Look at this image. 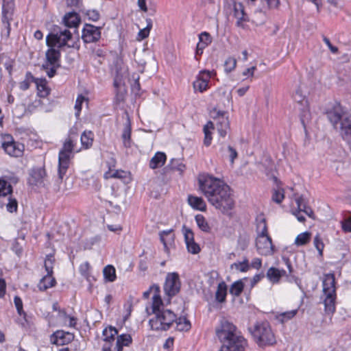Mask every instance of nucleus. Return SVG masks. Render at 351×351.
Masks as SVG:
<instances>
[{
    "instance_id": "69168bd1",
    "label": "nucleus",
    "mask_w": 351,
    "mask_h": 351,
    "mask_svg": "<svg viewBox=\"0 0 351 351\" xmlns=\"http://www.w3.org/2000/svg\"><path fill=\"white\" fill-rule=\"evenodd\" d=\"M64 317L69 319V326L72 328H75L77 324V318L75 317L70 316L64 313Z\"/></svg>"
},
{
    "instance_id": "774afa93",
    "label": "nucleus",
    "mask_w": 351,
    "mask_h": 351,
    "mask_svg": "<svg viewBox=\"0 0 351 351\" xmlns=\"http://www.w3.org/2000/svg\"><path fill=\"white\" fill-rule=\"evenodd\" d=\"M114 341H105V343L103 346L102 350L103 351H114L112 349V346L113 345Z\"/></svg>"
},
{
    "instance_id": "0eeeda50",
    "label": "nucleus",
    "mask_w": 351,
    "mask_h": 351,
    "mask_svg": "<svg viewBox=\"0 0 351 351\" xmlns=\"http://www.w3.org/2000/svg\"><path fill=\"white\" fill-rule=\"evenodd\" d=\"M46 43L48 47H58L62 48L66 46L69 48L75 47V41L73 34L65 27L56 26L52 32L46 38Z\"/></svg>"
},
{
    "instance_id": "7c9ffc66",
    "label": "nucleus",
    "mask_w": 351,
    "mask_h": 351,
    "mask_svg": "<svg viewBox=\"0 0 351 351\" xmlns=\"http://www.w3.org/2000/svg\"><path fill=\"white\" fill-rule=\"evenodd\" d=\"M103 274L106 281L114 282L116 280V270L111 265H108L104 268Z\"/></svg>"
},
{
    "instance_id": "5fc2aeb1",
    "label": "nucleus",
    "mask_w": 351,
    "mask_h": 351,
    "mask_svg": "<svg viewBox=\"0 0 351 351\" xmlns=\"http://www.w3.org/2000/svg\"><path fill=\"white\" fill-rule=\"evenodd\" d=\"M85 97L80 95L76 99L75 104V109L77 110V112L75 113L76 116H79L80 112L82 109V104L84 101Z\"/></svg>"
},
{
    "instance_id": "680f3d73",
    "label": "nucleus",
    "mask_w": 351,
    "mask_h": 351,
    "mask_svg": "<svg viewBox=\"0 0 351 351\" xmlns=\"http://www.w3.org/2000/svg\"><path fill=\"white\" fill-rule=\"evenodd\" d=\"M323 40L326 43V45L328 47V48L330 49V50L331 51L332 53H337L338 48L335 46H333L328 38L324 36Z\"/></svg>"
},
{
    "instance_id": "a19ab883",
    "label": "nucleus",
    "mask_w": 351,
    "mask_h": 351,
    "mask_svg": "<svg viewBox=\"0 0 351 351\" xmlns=\"http://www.w3.org/2000/svg\"><path fill=\"white\" fill-rule=\"evenodd\" d=\"M18 208V202L17 200L12 197V195H10L8 198V202L6 204V209L9 213H16Z\"/></svg>"
},
{
    "instance_id": "39448f33",
    "label": "nucleus",
    "mask_w": 351,
    "mask_h": 351,
    "mask_svg": "<svg viewBox=\"0 0 351 351\" xmlns=\"http://www.w3.org/2000/svg\"><path fill=\"white\" fill-rule=\"evenodd\" d=\"M249 330L259 347L271 346L276 343L275 335L268 322H257Z\"/></svg>"
},
{
    "instance_id": "052dcab7",
    "label": "nucleus",
    "mask_w": 351,
    "mask_h": 351,
    "mask_svg": "<svg viewBox=\"0 0 351 351\" xmlns=\"http://www.w3.org/2000/svg\"><path fill=\"white\" fill-rule=\"evenodd\" d=\"M249 242L245 238H239L238 240V248L242 251L245 250L248 246Z\"/></svg>"
},
{
    "instance_id": "473e14b6",
    "label": "nucleus",
    "mask_w": 351,
    "mask_h": 351,
    "mask_svg": "<svg viewBox=\"0 0 351 351\" xmlns=\"http://www.w3.org/2000/svg\"><path fill=\"white\" fill-rule=\"evenodd\" d=\"M175 322L176 323V328L179 331H188L191 327L190 322L186 317H176Z\"/></svg>"
},
{
    "instance_id": "bb28decb",
    "label": "nucleus",
    "mask_w": 351,
    "mask_h": 351,
    "mask_svg": "<svg viewBox=\"0 0 351 351\" xmlns=\"http://www.w3.org/2000/svg\"><path fill=\"white\" fill-rule=\"evenodd\" d=\"M195 219L198 228L204 232H210L211 228L206 218L201 214L195 215Z\"/></svg>"
},
{
    "instance_id": "4c0bfd02",
    "label": "nucleus",
    "mask_w": 351,
    "mask_h": 351,
    "mask_svg": "<svg viewBox=\"0 0 351 351\" xmlns=\"http://www.w3.org/2000/svg\"><path fill=\"white\" fill-rule=\"evenodd\" d=\"M80 272L88 281H90V278H94L90 274V265L88 262H85L80 265Z\"/></svg>"
},
{
    "instance_id": "e433bc0d",
    "label": "nucleus",
    "mask_w": 351,
    "mask_h": 351,
    "mask_svg": "<svg viewBox=\"0 0 351 351\" xmlns=\"http://www.w3.org/2000/svg\"><path fill=\"white\" fill-rule=\"evenodd\" d=\"M147 26L141 29L138 34V40H141L149 36V32L152 27V19H147L146 20Z\"/></svg>"
},
{
    "instance_id": "a18cd8bd",
    "label": "nucleus",
    "mask_w": 351,
    "mask_h": 351,
    "mask_svg": "<svg viewBox=\"0 0 351 351\" xmlns=\"http://www.w3.org/2000/svg\"><path fill=\"white\" fill-rule=\"evenodd\" d=\"M236 65V59L232 57H229L228 58H227L224 63L225 71L227 73H230L235 69Z\"/></svg>"
},
{
    "instance_id": "8fccbe9b",
    "label": "nucleus",
    "mask_w": 351,
    "mask_h": 351,
    "mask_svg": "<svg viewBox=\"0 0 351 351\" xmlns=\"http://www.w3.org/2000/svg\"><path fill=\"white\" fill-rule=\"evenodd\" d=\"M313 243L315 248L318 250L319 255L322 256L324 244L319 234H317L315 237Z\"/></svg>"
},
{
    "instance_id": "412c9836",
    "label": "nucleus",
    "mask_w": 351,
    "mask_h": 351,
    "mask_svg": "<svg viewBox=\"0 0 351 351\" xmlns=\"http://www.w3.org/2000/svg\"><path fill=\"white\" fill-rule=\"evenodd\" d=\"M188 203L194 209L204 211L206 208V204L204 200L200 197L194 195L188 196Z\"/></svg>"
},
{
    "instance_id": "f8f14e48",
    "label": "nucleus",
    "mask_w": 351,
    "mask_h": 351,
    "mask_svg": "<svg viewBox=\"0 0 351 351\" xmlns=\"http://www.w3.org/2000/svg\"><path fill=\"white\" fill-rule=\"evenodd\" d=\"M101 28L91 24H85L82 29L83 40L86 43L98 41L101 38Z\"/></svg>"
},
{
    "instance_id": "3c124183",
    "label": "nucleus",
    "mask_w": 351,
    "mask_h": 351,
    "mask_svg": "<svg viewBox=\"0 0 351 351\" xmlns=\"http://www.w3.org/2000/svg\"><path fill=\"white\" fill-rule=\"evenodd\" d=\"M171 169H176L180 172H183L185 170V165L178 159H172L170 164Z\"/></svg>"
},
{
    "instance_id": "ea45409f",
    "label": "nucleus",
    "mask_w": 351,
    "mask_h": 351,
    "mask_svg": "<svg viewBox=\"0 0 351 351\" xmlns=\"http://www.w3.org/2000/svg\"><path fill=\"white\" fill-rule=\"evenodd\" d=\"M55 262L54 256L51 254L47 255L45 260V268L48 274H53V263Z\"/></svg>"
},
{
    "instance_id": "cd10ccee",
    "label": "nucleus",
    "mask_w": 351,
    "mask_h": 351,
    "mask_svg": "<svg viewBox=\"0 0 351 351\" xmlns=\"http://www.w3.org/2000/svg\"><path fill=\"white\" fill-rule=\"evenodd\" d=\"M94 134L91 131H84L81 135V143L84 148L88 149L93 145Z\"/></svg>"
},
{
    "instance_id": "6e6d98bb",
    "label": "nucleus",
    "mask_w": 351,
    "mask_h": 351,
    "mask_svg": "<svg viewBox=\"0 0 351 351\" xmlns=\"http://www.w3.org/2000/svg\"><path fill=\"white\" fill-rule=\"evenodd\" d=\"M86 16H88L89 20H91L93 21H97L100 17L99 12L96 10H88L86 12Z\"/></svg>"
},
{
    "instance_id": "aec40b11",
    "label": "nucleus",
    "mask_w": 351,
    "mask_h": 351,
    "mask_svg": "<svg viewBox=\"0 0 351 351\" xmlns=\"http://www.w3.org/2000/svg\"><path fill=\"white\" fill-rule=\"evenodd\" d=\"M286 275V271L280 270L276 267H270L267 271V277L272 283L279 282L280 278Z\"/></svg>"
},
{
    "instance_id": "79ce46f5",
    "label": "nucleus",
    "mask_w": 351,
    "mask_h": 351,
    "mask_svg": "<svg viewBox=\"0 0 351 351\" xmlns=\"http://www.w3.org/2000/svg\"><path fill=\"white\" fill-rule=\"evenodd\" d=\"M271 198L276 203L280 204L285 198L284 190L282 189H274Z\"/></svg>"
},
{
    "instance_id": "6ab92c4d",
    "label": "nucleus",
    "mask_w": 351,
    "mask_h": 351,
    "mask_svg": "<svg viewBox=\"0 0 351 351\" xmlns=\"http://www.w3.org/2000/svg\"><path fill=\"white\" fill-rule=\"evenodd\" d=\"M56 283V279L53 277V274H47L40 280L38 287L40 291H44L47 289L53 287Z\"/></svg>"
},
{
    "instance_id": "4d7b16f0",
    "label": "nucleus",
    "mask_w": 351,
    "mask_h": 351,
    "mask_svg": "<svg viewBox=\"0 0 351 351\" xmlns=\"http://www.w3.org/2000/svg\"><path fill=\"white\" fill-rule=\"evenodd\" d=\"M37 88L38 90V94L40 97H45L49 93V90L45 84H38Z\"/></svg>"
},
{
    "instance_id": "864d4df0",
    "label": "nucleus",
    "mask_w": 351,
    "mask_h": 351,
    "mask_svg": "<svg viewBox=\"0 0 351 351\" xmlns=\"http://www.w3.org/2000/svg\"><path fill=\"white\" fill-rule=\"evenodd\" d=\"M14 302L18 313L20 315H25V312L23 310V302L19 296H15Z\"/></svg>"
},
{
    "instance_id": "de8ad7c7",
    "label": "nucleus",
    "mask_w": 351,
    "mask_h": 351,
    "mask_svg": "<svg viewBox=\"0 0 351 351\" xmlns=\"http://www.w3.org/2000/svg\"><path fill=\"white\" fill-rule=\"evenodd\" d=\"M186 245L188 251L191 254H196L200 251L199 245L195 242L194 239L192 241L186 242Z\"/></svg>"
},
{
    "instance_id": "58836bf2",
    "label": "nucleus",
    "mask_w": 351,
    "mask_h": 351,
    "mask_svg": "<svg viewBox=\"0 0 351 351\" xmlns=\"http://www.w3.org/2000/svg\"><path fill=\"white\" fill-rule=\"evenodd\" d=\"M297 313H298V310L297 309L286 311V312L280 313L278 316V319L281 322L283 323V322H287L288 320L292 319L293 317L295 316Z\"/></svg>"
},
{
    "instance_id": "1a4fd4ad",
    "label": "nucleus",
    "mask_w": 351,
    "mask_h": 351,
    "mask_svg": "<svg viewBox=\"0 0 351 351\" xmlns=\"http://www.w3.org/2000/svg\"><path fill=\"white\" fill-rule=\"evenodd\" d=\"M211 117L215 122V128L217 129L219 136L225 137L230 130V123L226 112L213 110L211 112Z\"/></svg>"
},
{
    "instance_id": "2f4dec72",
    "label": "nucleus",
    "mask_w": 351,
    "mask_h": 351,
    "mask_svg": "<svg viewBox=\"0 0 351 351\" xmlns=\"http://www.w3.org/2000/svg\"><path fill=\"white\" fill-rule=\"evenodd\" d=\"M221 150L223 156L228 158L231 164L233 165L234 160L238 157L237 150L230 145H228L226 148L222 147Z\"/></svg>"
},
{
    "instance_id": "a878e982",
    "label": "nucleus",
    "mask_w": 351,
    "mask_h": 351,
    "mask_svg": "<svg viewBox=\"0 0 351 351\" xmlns=\"http://www.w3.org/2000/svg\"><path fill=\"white\" fill-rule=\"evenodd\" d=\"M12 186L5 176L0 178V196L5 197L12 193Z\"/></svg>"
},
{
    "instance_id": "c9c22d12",
    "label": "nucleus",
    "mask_w": 351,
    "mask_h": 351,
    "mask_svg": "<svg viewBox=\"0 0 351 351\" xmlns=\"http://www.w3.org/2000/svg\"><path fill=\"white\" fill-rule=\"evenodd\" d=\"M244 285L241 280L234 282L230 287V293L235 296H239L242 293Z\"/></svg>"
},
{
    "instance_id": "9d476101",
    "label": "nucleus",
    "mask_w": 351,
    "mask_h": 351,
    "mask_svg": "<svg viewBox=\"0 0 351 351\" xmlns=\"http://www.w3.org/2000/svg\"><path fill=\"white\" fill-rule=\"evenodd\" d=\"M28 184L37 187H45L47 182V175L45 167H34L29 171Z\"/></svg>"
},
{
    "instance_id": "9b49d317",
    "label": "nucleus",
    "mask_w": 351,
    "mask_h": 351,
    "mask_svg": "<svg viewBox=\"0 0 351 351\" xmlns=\"http://www.w3.org/2000/svg\"><path fill=\"white\" fill-rule=\"evenodd\" d=\"M14 3L12 0H3L2 5V23L7 29V36L10 33V21H12Z\"/></svg>"
},
{
    "instance_id": "f704fd0d",
    "label": "nucleus",
    "mask_w": 351,
    "mask_h": 351,
    "mask_svg": "<svg viewBox=\"0 0 351 351\" xmlns=\"http://www.w3.org/2000/svg\"><path fill=\"white\" fill-rule=\"evenodd\" d=\"M311 237V233L309 232H304L298 234L295 240V244L297 246L304 245L308 243Z\"/></svg>"
},
{
    "instance_id": "603ef678",
    "label": "nucleus",
    "mask_w": 351,
    "mask_h": 351,
    "mask_svg": "<svg viewBox=\"0 0 351 351\" xmlns=\"http://www.w3.org/2000/svg\"><path fill=\"white\" fill-rule=\"evenodd\" d=\"M55 339L53 341V343L56 344L58 346L63 345L65 343L64 333L63 331H57L53 334Z\"/></svg>"
},
{
    "instance_id": "09e8293b",
    "label": "nucleus",
    "mask_w": 351,
    "mask_h": 351,
    "mask_svg": "<svg viewBox=\"0 0 351 351\" xmlns=\"http://www.w3.org/2000/svg\"><path fill=\"white\" fill-rule=\"evenodd\" d=\"M182 231L184 237L185 243L188 241H192V240L194 239V234L191 228H187L185 225H183Z\"/></svg>"
},
{
    "instance_id": "f03ea898",
    "label": "nucleus",
    "mask_w": 351,
    "mask_h": 351,
    "mask_svg": "<svg viewBox=\"0 0 351 351\" xmlns=\"http://www.w3.org/2000/svg\"><path fill=\"white\" fill-rule=\"evenodd\" d=\"M156 289L157 293L152 296L151 306L154 317L149 319V323L154 330H167L176 320V315L172 311L164 308L159 287H156Z\"/></svg>"
},
{
    "instance_id": "ddd939ff",
    "label": "nucleus",
    "mask_w": 351,
    "mask_h": 351,
    "mask_svg": "<svg viewBox=\"0 0 351 351\" xmlns=\"http://www.w3.org/2000/svg\"><path fill=\"white\" fill-rule=\"evenodd\" d=\"M210 73L208 71H202L197 77V80L193 82V88L195 90L200 93L205 91L208 88Z\"/></svg>"
},
{
    "instance_id": "f257e3e1",
    "label": "nucleus",
    "mask_w": 351,
    "mask_h": 351,
    "mask_svg": "<svg viewBox=\"0 0 351 351\" xmlns=\"http://www.w3.org/2000/svg\"><path fill=\"white\" fill-rule=\"evenodd\" d=\"M199 186L208 202L222 213L228 214L234 208L230 188L223 180L206 176L199 178Z\"/></svg>"
},
{
    "instance_id": "c756f323",
    "label": "nucleus",
    "mask_w": 351,
    "mask_h": 351,
    "mask_svg": "<svg viewBox=\"0 0 351 351\" xmlns=\"http://www.w3.org/2000/svg\"><path fill=\"white\" fill-rule=\"evenodd\" d=\"M227 295V285L224 282L219 283L215 293L216 300L219 302H223Z\"/></svg>"
},
{
    "instance_id": "bf43d9fd",
    "label": "nucleus",
    "mask_w": 351,
    "mask_h": 351,
    "mask_svg": "<svg viewBox=\"0 0 351 351\" xmlns=\"http://www.w3.org/2000/svg\"><path fill=\"white\" fill-rule=\"evenodd\" d=\"M48 64H43V67L45 70H46V72H47V74L48 75V77H52L55 75L56 73V67L58 66V64L57 66L56 65H51L52 67L50 68L49 70H48Z\"/></svg>"
},
{
    "instance_id": "4468645a",
    "label": "nucleus",
    "mask_w": 351,
    "mask_h": 351,
    "mask_svg": "<svg viewBox=\"0 0 351 351\" xmlns=\"http://www.w3.org/2000/svg\"><path fill=\"white\" fill-rule=\"evenodd\" d=\"M234 16L237 19L236 25L238 27H244V22L249 21L248 16L244 11V7L242 3L234 2L233 4Z\"/></svg>"
},
{
    "instance_id": "72a5a7b5",
    "label": "nucleus",
    "mask_w": 351,
    "mask_h": 351,
    "mask_svg": "<svg viewBox=\"0 0 351 351\" xmlns=\"http://www.w3.org/2000/svg\"><path fill=\"white\" fill-rule=\"evenodd\" d=\"M118 331L116 328L112 326H109L103 330V336L104 341H114V337L117 335Z\"/></svg>"
},
{
    "instance_id": "37998d69",
    "label": "nucleus",
    "mask_w": 351,
    "mask_h": 351,
    "mask_svg": "<svg viewBox=\"0 0 351 351\" xmlns=\"http://www.w3.org/2000/svg\"><path fill=\"white\" fill-rule=\"evenodd\" d=\"M231 267H234L240 271L245 272L250 269L248 260L245 259L243 262L234 263L231 265Z\"/></svg>"
},
{
    "instance_id": "49530a36",
    "label": "nucleus",
    "mask_w": 351,
    "mask_h": 351,
    "mask_svg": "<svg viewBox=\"0 0 351 351\" xmlns=\"http://www.w3.org/2000/svg\"><path fill=\"white\" fill-rule=\"evenodd\" d=\"M29 80H32V81H35V79L32 73L30 72H27L26 73V79L20 82L19 87L21 90H26L29 88Z\"/></svg>"
},
{
    "instance_id": "c85d7f7f",
    "label": "nucleus",
    "mask_w": 351,
    "mask_h": 351,
    "mask_svg": "<svg viewBox=\"0 0 351 351\" xmlns=\"http://www.w3.org/2000/svg\"><path fill=\"white\" fill-rule=\"evenodd\" d=\"M160 241L165 247L168 245H171L174 241V234L173 230H164L160 233Z\"/></svg>"
},
{
    "instance_id": "7ed1b4c3",
    "label": "nucleus",
    "mask_w": 351,
    "mask_h": 351,
    "mask_svg": "<svg viewBox=\"0 0 351 351\" xmlns=\"http://www.w3.org/2000/svg\"><path fill=\"white\" fill-rule=\"evenodd\" d=\"M217 335L223 343L220 351H244L247 346L246 340L237 334V328L232 323L224 321L219 329L216 330Z\"/></svg>"
},
{
    "instance_id": "2eb2a0df",
    "label": "nucleus",
    "mask_w": 351,
    "mask_h": 351,
    "mask_svg": "<svg viewBox=\"0 0 351 351\" xmlns=\"http://www.w3.org/2000/svg\"><path fill=\"white\" fill-rule=\"evenodd\" d=\"M323 293L336 294L335 278L333 274L324 275L323 280Z\"/></svg>"
},
{
    "instance_id": "13d9d810",
    "label": "nucleus",
    "mask_w": 351,
    "mask_h": 351,
    "mask_svg": "<svg viewBox=\"0 0 351 351\" xmlns=\"http://www.w3.org/2000/svg\"><path fill=\"white\" fill-rule=\"evenodd\" d=\"M15 141L10 134H4L2 138L1 147L3 148Z\"/></svg>"
},
{
    "instance_id": "393cba45",
    "label": "nucleus",
    "mask_w": 351,
    "mask_h": 351,
    "mask_svg": "<svg viewBox=\"0 0 351 351\" xmlns=\"http://www.w3.org/2000/svg\"><path fill=\"white\" fill-rule=\"evenodd\" d=\"M121 138L125 147L129 148L132 145L131 139V125L130 120H128L121 134Z\"/></svg>"
},
{
    "instance_id": "423d86ee",
    "label": "nucleus",
    "mask_w": 351,
    "mask_h": 351,
    "mask_svg": "<svg viewBox=\"0 0 351 351\" xmlns=\"http://www.w3.org/2000/svg\"><path fill=\"white\" fill-rule=\"evenodd\" d=\"M257 238L256 247L258 252L263 256H269L274 252V246L271 238L268 234L266 219L259 217L256 219Z\"/></svg>"
},
{
    "instance_id": "f3484780",
    "label": "nucleus",
    "mask_w": 351,
    "mask_h": 351,
    "mask_svg": "<svg viewBox=\"0 0 351 351\" xmlns=\"http://www.w3.org/2000/svg\"><path fill=\"white\" fill-rule=\"evenodd\" d=\"M62 21L66 27L75 28L80 23V17L77 12H71L64 16Z\"/></svg>"
},
{
    "instance_id": "338daca9",
    "label": "nucleus",
    "mask_w": 351,
    "mask_h": 351,
    "mask_svg": "<svg viewBox=\"0 0 351 351\" xmlns=\"http://www.w3.org/2000/svg\"><path fill=\"white\" fill-rule=\"evenodd\" d=\"M126 172L122 170H117L112 175V178H123L125 177Z\"/></svg>"
},
{
    "instance_id": "4be33fe9",
    "label": "nucleus",
    "mask_w": 351,
    "mask_h": 351,
    "mask_svg": "<svg viewBox=\"0 0 351 351\" xmlns=\"http://www.w3.org/2000/svg\"><path fill=\"white\" fill-rule=\"evenodd\" d=\"M325 312L328 314H332L335 311L336 294H324Z\"/></svg>"
},
{
    "instance_id": "c03bdc74",
    "label": "nucleus",
    "mask_w": 351,
    "mask_h": 351,
    "mask_svg": "<svg viewBox=\"0 0 351 351\" xmlns=\"http://www.w3.org/2000/svg\"><path fill=\"white\" fill-rule=\"evenodd\" d=\"M210 43H211V37L208 33L204 32L199 35V43H198L200 45V46L202 45L206 47Z\"/></svg>"
},
{
    "instance_id": "a211bd4d",
    "label": "nucleus",
    "mask_w": 351,
    "mask_h": 351,
    "mask_svg": "<svg viewBox=\"0 0 351 351\" xmlns=\"http://www.w3.org/2000/svg\"><path fill=\"white\" fill-rule=\"evenodd\" d=\"M166 160L167 156L163 152H158L150 160L149 166L152 169L161 167L165 163Z\"/></svg>"
},
{
    "instance_id": "0e129e2a",
    "label": "nucleus",
    "mask_w": 351,
    "mask_h": 351,
    "mask_svg": "<svg viewBox=\"0 0 351 351\" xmlns=\"http://www.w3.org/2000/svg\"><path fill=\"white\" fill-rule=\"evenodd\" d=\"M204 144L206 146H209L211 143L212 141V136L211 133L210 131H204Z\"/></svg>"
},
{
    "instance_id": "b1692460",
    "label": "nucleus",
    "mask_w": 351,
    "mask_h": 351,
    "mask_svg": "<svg viewBox=\"0 0 351 351\" xmlns=\"http://www.w3.org/2000/svg\"><path fill=\"white\" fill-rule=\"evenodd\" d=\"M50 48L46 51V58L47 62L50 65H56L58 63L60 58V51L56 49L55 47H49Z\"/></svg>"
},
{
    "instance_id": "5701e85b",
    "label": "nucleus",
    "mask_w": 351,
    "mask_h": 351,
    "mask_svg": "<svg viewBox=\"0 0 351 351\" xmlns=\"http://www.w3.org/2000/svg\"><path fill=\"white\" fill-rule=\"evenodd\" d=\"M132 342V339L129 334H122L117 336L114 350L123 351V346H129Z\"/></svg>"
},
{
    "instance_id": "dca6fc26",
    "label": "nucleus",
    "mask_w": 351,
    "mask_h": 351,
    "mask_svg": "<svg viewBox=\"0 0 351 351\" xmlns=\"http://www.w3.org/2000/svg\"><path fill=\"white\" fill-rule=\"evenodd\" d=\"M5 152L10 156L20 157L24 151V145L19 142H13L3 148Z\"/></svg>"
},
{
    "instance_id": "e2e57ef3",
    "label": "nucleus",
    "mask_w": 351,
    "mask_h": 351,
    "mask_svg": "<svg viewBox=\"0 0 351 351\" xmlns=\"http://www.w3.org/2000/svg\"><path fill=\"white\" fill-rule=\"evenodd\" d=\"M295 202H296V204L298 206V210H300V211L302 210V209L303 208H304V206H306L305 200L302 196L298 197L295 199Z\"/></svg>"
},
{
    "instance_id": "20e7f679",
    "label": "nucleus",
    "mask_w": 351,
    "mask_h": 351,
    "mask_svg": "<svg viewBox=\"0 0 351 351\" xmlns=\"http://www.w3.org/2000/svg\"><path fill=\"white\" fill-rule=\"evenodd\" d=\"M78 134L71 130L68 138L65 140L58 156V179L62 181L69 167L72 152L75 149Z\"/></svg>"
},
{
    "instance_id": "6e6552de",
    "label": "nucleus",
    "mask_w": 351,
    "mask_h": 351,
    "mask_svg": "<svg viewBox=\"0 0 351 351\" xmlns=\"http://www.w3.org/2000/svg\"><path fill=\"white\" fill-rule=\"evenodd\" d=\"M181 281L177 272L168 273L165 278L163 289L166 295L172 298L180 291Z\"/></svg>"
}]
</instances>
